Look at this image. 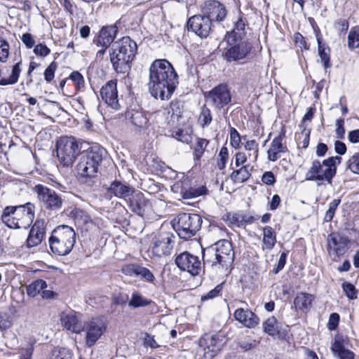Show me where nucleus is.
Instances as JSON below:
<instances>
[{"mask_svg":"<svg viewBox=\"0 0 359 359\" xmlns=\"http://www.w3.org/2000/svg\"><path fill=\"white\" fill-rule=\"evenodd\" d=\"M178 84V76L172 65L164 59L155 60L149 68V91L152 97L168 100Z\"/></svg>","mask_w":359,"mask_h":359,"instance_id":"obj_1","label":"nucleus"},{"mask_svg":"<svg viewBox=\"0 0 359 359\" xmlns=\"http://www.w3.org/2000/svg\"><path fill=\"white\" fill-rule=\"evenodd\" d=\"M106 156V149L99 144H94L83 149L76 165V170L80 179L84 183L89 185L94 183L101 163Z\"/></svg>","mask_w":359,"mask_h":359,"instance_id":"obj_2","label":"nucleus"},{"mask_svg":"<svg viewBox=\"0 0 359 359\" xmlns=\"http://www.w3.org/2000/svg\"><path fill=\"white\" fill-rule=\"evenodd\" d=\"M202 257L205 266L227 270L233 262L234 252L231 243L222 240L203 249Z\"/></svg>","mask_w":359,"mask_h":359,"instance_id":"obj_3","label":"nucleus"},{"mask_svg":"<svg viewBox=\"0 0 359 359\" xmlns=\"http://www.w3.org/2000/svg\"><path fill=\"white\" fill-rule=\"evenodd\" d=\"M34 219V205L31 203L7 206L1 215L3 222L11 229H27Z\"/></svg>","mask_w":359,"mask_h":359,"instance_id":"obj_4","label":"nucleus"},{"mask_svg":"<svg viewBox=\"0 0 359 359\" xmlns=\"http://www.w3.org/2000/svg\"><path fill=\"white\" fill-rule=\"evenodd\" d=\"M88 146L85 142L73 136H62L56 142V152L59 163L64 167H71L83 149Z\"/></svg>","mask_w":359,"mask_h":359,"instance_id":"obj_5","label":"nucleus"},{"mask_svg":"<svg viewBox=\"0 0 359 359\" xmlns=\"http://www.w3.org/2000/svg\"><path fill=\"white\" fill-rule=\"evenodd\" d=\"M52 252L65 256L71 252L76 243V233L67 225H60L53 231L48 239Z\"/></svg>","mask_w":359,"mask_h":359,"instance_id":"obj_6","label":"nucleus"},{"mask_svg":"<svg viewBox=\"0 0 359 359\" xmlns=\"http://www.w3.org/2000/svg\"><path fill=\"white\" fill-rule=\"evenodd\" d=\"M202 222L200 215L182 212L175 219L172 226L180 238L188 240L196 234Z\"/></svg>","mask_w":359,"mask_h":359,"instance_id":"obj_7","label":"nucleus"},{"mask_svg":"<svg viewBox=\"0 0 359 359\" xmlns=\"http://www.w3.org/2000/svg\"><path fill=\"white\" fill-rule=\"evenodd\" d=\"M137 51V46H116L110 53V60L117 73L124 74L130 69V63Z\"/></svg>","mask_w":359,"mask_h":359,"instance_id":"obj_8","label":"nucleus"},{"mask_svg":"<svg viewBox=\"0 0 359 359\" xmlns=\"http://www.w3.org/2000/svg\"><path fill=\"white\" fill-rule=\"evenodd\" d=\"M336 172L324 159L323 161L315 160L306 172V179L309 181L327 182L332 184V180L336 175Z\"/></svg>","mask_w":359,"mask_h":359,"instance_id":"obj_9","label":"nucleus"},{"mask_svg":"<svg viewBox=\"0 0 359 359\" xmlns=\"http://www.w3.org/2000/svg\"><path fill=\"white\" fill-rule=\"evenodd\" d=\"M41 207L49 210H57L61 208L63 200L55 190L43 184H37L34 189Z\"/></svg>","mask_w":359,"mask_h":359,"instance_id":"obj_10","label":"nucleus"},{"mask_svg":"<svg viewBox=\"0 0 359 359\" xmlns=\"http://www.w3.org/2000/svg\"><path fill=\"white\" fill-rule=\"evenodd\" d=\"M205 97L206 101L217 110H221L231 102V90L226 83H220L206 92Z\"/></svg>","mask_w":359,"mask_h":359,"instance_id":"obj_11","label":"nucleus"},{"mask_svg":"<svg viewBox=\"0 0 359 359\" xmlns=\"http://www.w3.org/2000/svg\"><path fill=\"white\" fill-rule=\"evenodd\" d=\"M201 13L209 18L213 23L224 22L228 15L225 4L218 0H205L200 6Z\"/></svg>","mask_w":359,"mask_h":359,"instance_id":"obj_12","label":"nucleus"},{"mask_svg":"<svg viewBox=\"0 0 359 359\" xmlns=\"http://www.w3.org/2000/svg\"><path fill=\"white\" fill-rule=\"evenodd\" d=\"M107 329V323L102 318H93L83 326L86 332L85 343L87 347L93 346Z\"/></svg>","mask_w":359,"mask_h":359,"instance_id":"obj_13","label":"nucleus"},{"mask_svg":"<svg viewBox=\"0 0 359 359\" xmlns=\"http://www.w3.org/2000/svg\"><path fill=\"white\" fill-rule=\"evenodd\" d=\"M171 189L173 192L180 194L185 199L197 198L208 193L205 186H190V180L187 177H183L181 180L175 182Z\"/></svg>","mask_w":359,"mask_h":359,"instance_id":"obj_14","label":"nucleus"},{"mask_svg":"<svg viewBox=\"0 0 359 359\" xmlns=\"http://www.w3.org/2000/svg\"><path fill=\"white\" fill-rule=\"evenodd\" d=\"M175 244V236L169 232L160 233L153 238L151 252L161 257L170 255Z\"/></svg>","mask_w":359,"mask_h":359,"instance_id":"obj_15","label":"nucleus"},{"mask_svg":"<svg viewBox=\"0 0 359 359\" xmlns=\"http://www.w3.org/2000/svg\"><path fill=\"white\" fill-rule=\"evenodd\" d=\"M327 250L334 261L344 255L348 250V245L350 242L348 238L340 233L333 232L327 236Z\"/></svg>","mask_w":359,"mask_h":359,"instance_id":"obj_16","label":"nucleus"},{"mask_svg":"<svg viewBox=\"0 0 359 359\" xmlns=\"http://www.w3.org/2000/svg\"><path fill=\"white\" fill-rule=\"evenodd\" d=\"M175 262L181 271H187L193 276L198 275L202 270L198 257L187 251L177 255Z\"/></svg>","mask_w":359,"mask_h":359,"instance_id":"obj_17","label":"nucleus"},{"mask_svg":"<svg viewBox=\"0 0 359 359\" xmlns=\"http://www.w3.org/2000/svg\"><path fill=\"white\" fill-rule=\"evenodd\" d=\"M213 22L202 13L194 15L189 18L187 26L197 36L202 39L207 38L213 27Z\"/></svg>","mask_w":359,"mask_h":359,"instance_id":"obj_18","label":"nucleus"},{"mask_svg":"<svg viewBox=\"0 0 359 359\" xmlns=\"http://www.w3.org/2000/svg\"><path fill=\"white\" fill-rule=\"evenodd\" d=\"M247 24L244 13L240 11L238 19L233 24V29L225 34L224 40L227 45H242L246 36L245 27Z\"/></svg>","mask_w":359,"mask_h":359,"instance_id":"obj_19","label":"nucleus"},{"mask_svg":"<svg viewBox=\"0 0 359 359\" xmlns=\"http://www.w3.org/2000/svg\"><path fill=\"white\" fill-rule=\"evenodd\" d=\"M100 97L105 104L117 111L121 108L117 90V81L112 79L107 81L100 90Z\"/></svg>","mask_w":359,"mask_h":359,"instance_id":"obj_20","label":"nucleus"},{"mask_svg":"<svg viewBox=\"0 0 359 359\" xmlns=\"http://www.w3.org/2000/svg\"><path fill=\"white\" fill-rule=\"evenodd\" d=\"M224 339L221 334H205L199 339V346L210 352V357H214L221 350Z\"/></svg>","mask_w":359,"mask_h":359,"instance_id":"obj_21","label":"nucleus"},{"mask_svg":"<svg viewBox=\"0 0 359 359\" xmlns=\"http://www.w3.org/2000/svg\"><path fill=\"white\" fill-rule=\"evenodd\" d=\"M264 332L273 338L283 339L287 334V325L275 316L268 318L262 324Z\"/></svg>","mask_w":359,"mask_h":359,"instance_id":"obj_22","label":"nucleus"},{"mask_svg":"<svg viewBox=\"0 0 359 359\" xmlns=\"http://www.w3.org/2000/svg\"><path fill=\"white\" fill-rule=\"evenodd\" d=\"M118 24H120L119 21H116L114 25L102 27L95 36L93 42L96 43V45H111L118 32Z\"/></svg>","mask_w":359,"mask_h":359,"instance_id":"obj_23","label":"nucleus"},{"mask_svg":"<svg viewBox=\"0 0 359 359\" xmlns=\"http://www.w3.org/2000/svg\"><path fill=\"white\" fill-rule=\"evenodd\" d=\"M127 204L132 212L141 217H143L150 206L149 201L144 197V194L140 191L135 192V191L128 197Z\"/></svg>","mask_w":359,"mask_h":359,"instance_id":"obj_24","label":"nucleus"},{"mask_svg":"<svg viewBox=\"0 0 359 359\" xmlns=\"http://www.w3.org/2000/svg\"><path fill=\"white\" fill-rule=\"evenodd\" d=\"M46 235V227L43 220L37 219L32 226L26 245L27 248H32L39 245Z\"/></svg>","mask_w":359,"mask_h":359,"instance_id":"obj_25","label":"nucleus"},{"mask_svg":"<svg viewBox=\"0 0 359 359\" xmlns=\"http://www.w3.org/2000/svg\"><path fill=\"white\" fill-rule=\"evenodd\" d=\"M285 135V131H282L278 136L276 137L271 142L270 147L267 151L268 159L271 161H276L281 157L283 154L287 151V148L283 144V140Z\"/></svg>","mask_w":359,"mask_h":359,"instance_id":"obj_26","label":"nucleus"},{"mask_svg":"<svg viewBox=\"0 0 359 359\" xmlns=\"http://www.w3.org/2000/svg\"><path fill=\"white\" fill-rule=\"evenodd\" d=\"M233 316L236 320L248 328H254L259 323V317L249 309H237Z\"/></svg>","mask_w":359,"mask_h":359,"instance_id":"obj_27","label":"nucleus"},{"mask_svg":"<svg viewBox=\"0 0 359 359\" xmlns=\"http://www.w3.org/2000/svg\"><path fill=\"white\" fill-rule=\"evenodd\" d=\"M60 321L62 326L72 332L80 334L83 330V326L79 322L76 312L74 311L62 312Z\"/></svg>","mask_w":359,"mask_h":359,"instance_id":"obj_28","label":"nucleus"},{"mask_svg":"<svg viewBox=\"0 0 359 359\" xmlns=\"http://www.w3.org/2000/svg\"><path fill=\"white\" fill-rule=\"evenodd\" d=\"M345 339L342 335L337 334L331 346V350L334 356L339 359H354L352 351L345 348Z\"/></svg>","mask_w":359,"mask_h":359,"instance_id":"obj_29","label":"nucleus"},{"mask_svg":"<svg viewBox=\"0 0 359 359\" xmlns=\"http://www.w3.org/2000/svg\"><path fill=\"white\" fill-rule=\"evenodd\" d=\"M15 54L18 55L19 59H15L17 62L14 65H13L9 76L7 78H0L1 86L14 85L18 83L19 80V77L22 72V59L20 57V48L15 51Z\"/></svg>","mask_w":359,"mask_h":359,"instance_id":"obj_30","label":"nucleus"},{"mask_svg":"<svg viewBox=\"0 0 359 359\" xmlns=\"http://www.w3.org/2000/svg\"><path fill=\"white\" fill-rule=\"evenodd\" d=\"M126 118L131 123L139 128L145 127L148 123V118L141 109H130L126 113Z\"/></svg>","mask_w":359,"mask_h":359,"instance_id":"obj_31","label":"nucleus"},{"mask_svg":"<svg viewBox=\"0 0 359 359\" xmlns=\"http://www.w3.org/2000/svg\"><path fill=\"white\" fill-rule=\"evenodd\" d=\"M108 191L116 197L126 198L133 193L134 189L126 183L115 180L108 188Z\"/></svg>","mask_w":359,"mask_h":359,"instance_id":"obj_32","label":"nucleus"},{"mask_svg":"<svg viewBox=\"0 0 359 359\" xmlns=\"http://www.w3.org/2000/svg\"><path fill=\"white\" fill-rule=\"evenodd\" d=\"M252 170V168L250 164L243 165L230 174V179L235 184L245 182L250 177Z\"/></svg>","mask_w":359,"mask_h":359,"instance_id":"obj_33","label":"nucleus"},{"mask_svg":"<svg viewBox=\"0 0 359 359\" xmlns=\"http://www.w3.org/2000/svg\"><path fill=\"white\" fill-rule=\"evenodd\" d=\"M313 300L314 296L313 294L306 292H301L294 299V304L297 309L305 311L309 310Z\"/></svg>","mask_w":359,"mask_h":359,"instance_id":"obj_34","label":"nucleus"},{"mask_svg":"<svg viewBox=\"0 0 359 359\" xmlns=\"http://www.w3.org/2000/svg\"><path fill=\"white\" fill-rule=\"evenodd\" d=\"M250 50L249 46H231L224 53V57L228 61L238 60L245 57Z\"/></svg>","mask_w":359,"mask_h":359,"instance_id":"obj_35","label":"nucleus"},{"mask_svg":"<svg viewBox=\"0 0 359 359\" xmlns=\"http://www.w3.org/2000/svg\"><path fill=\"white\" fill-rule=\"evenodd\" d=\"M276 242V236L271 226H266L263 228L262 249L271 250Z\"/></svg>","mask_w":359,"mask_h":359,"instance_id":"obj_36","label":"nucleus"},{"mask_svg":"<svg viewBox=\"0 0 359 359\" xmlns=\"http://www.w3.org/2000/svg\"><path fill=\"white\" fill-rule=\"evenodd\" d=\"M152 301L144 297L140 292L135 291L133 292L128 306L132 308H139L149 306Z\"/></svg>","mask_w":359,"mask_h":359,"instance_id":"obj_37","label":"nucleus"},{"mask_svg":"<svg viewBox=\"0 0 359 359\" xmlns=\"http://www.w3.org/2000/svg\"><path fill=\"white\" fill-rule=\"evenodd\" d=\"M47 287L46 282L42 279H38L26 287L27 294L29 297H35L40 293L41 290Z\"/></svg>","mask_w":359,"mask_h":359,"instance_id":"obj_38","label":"nucleus"},{"mask_svg":"<svg viewBox=\"0 0 359 359\" xmlns=\"http://www.w3.org/2000/svg\"><path fill=\"white\" fill-rule=\"evenodd\" d=\"M72 351L65 347H55L52 351L51 359H73Z\"/></svg>","mask_w":359,"mask_h":359,"instance_id":"obj_39","label":"nucleus"},{"mask_svg":"<svg viewBox=\"0 0 359 359\" xmlns=\"http://www.w3.org/2000/svg\"><path fill=\"white\" fill-rule=\"evenodd\" d=\"M318 55L320 59V62L325 69H329L332 67L330 62V53L331 50L330 46H318Z\"/></svg>","mask_w":359,"mask_h":359,"instance_id":"obj_40","label":"nucleus"},{"mask_svg":"<svg viewBox=\"0 0 359 359\" xmlns=\"http://www.w3.org/2000/svg\"><path fill=\"white\" fill-rule=\"evenodd\" d=\"M209 144V140L205 138L198 137L194 147V160L200 161L204 151Z\"/></svg>","mask_w":359,"mask_h":359,"instance_id":"obj_41","label":"nucleus"},{"mask_svg":"<svg viewBox=\"0 0 359 359\" xmlns=\"http://www.w3.org/2000/svg\"><path fill=\"white\" fill-rule=\"evenodd\" d=\"M244 148L248 151V157L252 159V161H256L258 156L259 144L254 140H248L244 145Z\"/></svg>","mask_w":359,"mask_h":359,"instance_id":"obj_42","label":"nucleus"},{"mask_svg":"<svg viewBox=\"0 0 359 359\" xmlns=\"http://www.w3.org/2000/svg\"><path fill=\"white\" fill-rule=\"evenodd\" d=\"M229 159V151L227 147H222L219 152L217 156V166L220 170H223L226 167V164Z\"/></svg>","mask_w":359,"mask_h":359,"instance_id":"obj_43","label":"nucleus"},{"mask_svg":"<svg viewBox=\"0 0 359 359\" xmlns=\"http://www.w3.org/2000/svg\"><path fill=\"white\" fill-rule=\"evenodd\" d=\"M212 117L210 109L203 107L200 113L198 121L203 128L208 126L212 122Z\"/></svg>","mask_w":359,"mask_h":359,"instance_id":"obj_44","label":"nucleus"},{"mask_svg":"<svg viewBox=\"0 0 359 359\" xmlns=\"http://www.w3.org/2000/svg\"><path fill=\"white\" fill-rule=\"evenodd\" d=\"M229 141L232 147L236 149H240L241 143V137L238 132L235 128L231 127L229 130Z\"/></svg>","mask_w":359,"mask_h":359,"instance_id":"obj_45","label":"nucleus"},{"mask_svg":"<svg viewBox=\"0 0 359 359\" xmlns=\"http://www.w3.org/2000/svg\"><path fill=\"white\" fill-rule=\"evenodd\" d=\"M341 202L340 199H334L329 205V208L326 211L324 221L325 222H331L334 217L335 210Z\"/></svg>","mask_w":359,"mask_h":359,"instance_id":"obj_46","label":"nucleus"},{"mask_svg":"<svg viewBox=\"0 0 359 359\" xmlns=\"http://www.w3.org/2000/svg\"><path fill=\"white\" fill-rule=\"evenodd\" d=\"M69 79L72 81L75 86L76 88L78 90H80L81 88H83L85 86V81L83 75L78 71H74L72 72L69 76Z\"/></svg>","mask_w":359,"mask_h":359,"instance_id":"obj_47","label":"nucleus"},{"mask_svg":"<svg viewBox=\"0 0 359 359\" xmlns=\"http://www.w3.org/2000/svg\"><path fill=\"white\" fill-rule=\"evenodd\" d=\"M139 272L140 273L137 278H140L149 283H154L156 279L155 276L149 269L142 266L140 271Z\"/></svg>","mask_w":359,"mask_h":359,"instance_id":"obj_48","label":"nucleus"},{"mask_svg":"<svg viewBox=\"0 0 359 359\" xmlns=\"http://www.w3.org/2000/svg\"><path fill=\"white\" fill-rule=\"evenodd\" d=\"M57 68V65L53 61L45 69L43 76L47 83H50L53 80Z\"/></svg>","mask_w":359,"mask_h":359,"instance_id":"obj_49","label":"nucleus"},{"mask_svg":"<svg viewBox=\"0 0 359 359\" xmlns=\"http://www.w3.org/2000/svg\"><path fill=\"white\" fill-rule=\"evenodd\" d=\"M342 289L348 299H357L358 292L353 284L345 282L342 284Z\"/></svg>","mask_w":359,"mask_h":359,"instance_id":"obj_50","label":"nucleus"},{"mask_svg":"<svg viewBox=\"0 0 359 359\" xmlns=\"http://www.w3.org/2000/svg\"><path fill=\"white\" fill-rule=\"evenodd\" d=\"M355 43L359 45V25L352 27L348 36V45H353Z\"/></svg>","mask_w":359,"mask_h":359,"instance_id":"obj_51","label":"nucleus"},{"mask_svg":"<svg viewBox=\"0 0 359 359\" xmlns=\"http://www.w3.org/2000/svg\"><path fill=\"white\" fill-rule=\"evenodd\" d=\"M59 1L65 11L68 13L70 16L74 15L77 6L72 0H59Z\"/></svg>","mask_w":359,"mask_h":359,"instance_id":"obj_52","label":"nucleus"},{"mask_svg":"<svg viewBox=\"0 0 359 359\" xmlns=\"http://www.w3.org/2000/svg\"><path fill=\"white\" fill-rule=\"evenodd\" d=\"M167 112L168 114H171L172 117L176 116L178 118L182 114L181 104L177 101L171 102Z\"/></svg>","mask_w":359,"mask_h":359,"instance_id":"obj_53","label":"nucleus"},{"mask_svg":"<svg viewBox=\"0 0 359 359\" xmlns=\"http://www.w3.org/2000/svg\"><path fill=\"white\" fill-rule=\"evenodd\" d=\"M11 326V316L6 313L0 312V330H6Z\"/></svg>","mask_w":359,"mask_h":359,"instance_id":"obj_54","label":"nucleus"},{"mask_svg":"<svg viewBox=\"0 0 359 359\" xmlns=\"http://www.w3.org/2000/svg\"><path fill=\"white\" fill-rule=\"evenodd\" d=\"M223 289V283L217 285L214 289L209 291L206 294L201 297V301L212 299L220 294Z\"/></svg>","mask_w":359,"mask_h":359,"instance_id":"obj_55","label":"nucleus"},{"mask_svg":"<svg viewBox=\"0 0 359 359\" xmlns=\"http://www.w3.org/2000/svg\"><path fill=\"white\" fill-rule=\"evenodd\" d=\"M172 136L177 140L183 143L188 144L191 140V137L182 129H177V130L173 131Z\"/></svg>","mask_w":359,"mask_h":359,"instance_id":"obj_56","label":"nucleus"},{"mask_svg":"<svg viewBox=\"0 0 359 359\" xmlns=\"http://www.w3.org/2000/svg\"><path fill=\"white\" fill-rule=\"evenodd\" d=\"M347 168L352 172L359 175V159L352 156L347 161Z\"/></svg>","mask_w":359,"mask_h":359,"instance_id":"obj_57","label":"nucleus"},{"mask_svg":"<svg viewBox=\"0 0 359 359\" xmlns=\"http://www.w3.org/2000/svg\"><path fill=\"white\" fill-rule=\"evenodd\" d=\"M34 351L32 344H27L25 347L20 348L19 353L20 354V359H32Z\"/></svg>","mask_w":359,"mask_h":359,"instance_id":"obj_58","label":"nucleus"},{"mask_svg":"<svg viewBox=\"0 0 359 359\" xmlns=\"http://www.w3.org/2000/svg\"><path fill=\"white\" fill-rule=\"evenodd\" d=\"M339 322V315L337 313H331L327 323L328 329L331 331L335 330L338 327Z\"/></svg>","mask_w":359,"mask_h":359,"instance_id":"obj_59","label":"nucleus"},{"mask_svg":"<svg viewBox=\"0 0 359 359\" xmlns=\"http://www.w3.org/2000/svg\"><path fill=\"white\" fill-rule=\"evenodd\" d=\"M257 343L255 340H243L238 343L239 348L243 349L244 351H248L256 348Z\"/></svg>","mask_w":359,"mask_h":359,"instance_id":"obj_60","label":"nucleus"},{"mask_svg":"<svg viewBox=\"0 0 359 359\" xmlns=\"http://www.w3.org/2000/svg\"><path fill=\"white\" fill-rule=\"evenodd\" d=\"M334 27L340 33H346L349 27L348 21L346 19H339L334 22Z\"/></svg>","mask_w":359,"mask_h":359,"instance_id":"obj_61","label":"nucleus"},{"mask_svg":"<svg viewBox=\"0 0 359 359\" xmlns=\"http://www.w3.org/2000/svg\"><path fill=\"white\" fill-rule=\"evenodd\" d=\"M287 256V255L286 252L281 253L276 266L273 268L272 271L274 274H277L278 273H279L280 271H281L284 268L286 264Z\"/></svg>","mask_w":359,"mask_h":359,"instance_id":"obj_62","label":"nucleus"},{"mask_svg":"<svg viewBox=\"0 0 359 359\" xmlns=\"http://www.w3.org/2000/svg\"><path fill=\"white\" fill-rule=\"evenodd\" d=\"M262 182L269 186L273 185L276 182V177L271 171H266L264 172L262 176Z\"/></svg>","mask_w":359,"mask_h":359,"instance_id":"obj_63","label":"nucleus"},{"mask_svg":"<svg viewBox=\"0 0 359 359\" xmlns=\"http://www.w3.org/2000/svg\"><path fill=\"white\" fill-rule=\"evenodd\" d=\"M247 161V156L243 152H237L234 156V164L236 167H240L245 165V163Z\"/></svg>","mask_w":359,"mask_h":359,"instance_id":"obj_64","label":"nucleus"}]
</instances>
